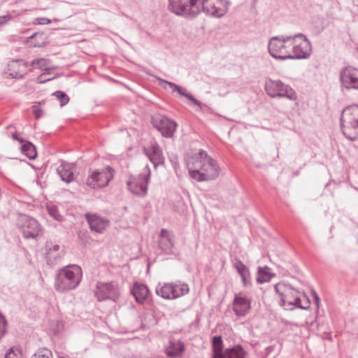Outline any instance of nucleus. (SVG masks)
Masks as SVG:
<instances>
[{"label":"nucleus","mask_w":358,"mask_h":358,"mask_svg":"<svg viewBox=\"0 0 358 358\" xmlns=\"http://www.w3.org/2000/svg\"><path fill=\"white\" fill-rule=\"evenodd\" d=\"M76 166L75 164L68 163L62 161L57 169V173L59 175L62 180L66 183L71 182L75 180V172Z\"/></svg>","instance_id":"22"},{"label":"nucleus","mask_w":358,"mask_h":358,"mask_svg":"<svg viewBox=\"0 0 358 358\" xmlns=\"http://www.w3.org/2000/svg\"><path fill=\"white\" fill-rule=\"evenodd\" d=\"M291 41L292 35L273 36L268 44L269 54L280 60L290 59Z\"/></svg>","instance_id":"6"},{"label":"nucleus","mask_w":358,"mask_h":358,"mask_svg":"<svg viewBox=\"0 0 358 358\" xmlns=\"http://www.w3.org/2000/svg\"><path fill=\"white\" fill-rule=\"evenodd\" d=\"M33 108H34L33 113L36 119H38L43 116V111L42 109L39 108L36 106H34Z\"/></svg>","instance_id":"36"},{"label":"nucleus","mask_w":358,"mask_h":358,"mask_svg":"<svg viewBox=\"0 0 358 358\" xmlns=\"http://www.w3.org/2000/svg\"><path fill=\"white\" fill-rule=\"evenodd\" d=\"M185 350V345L180 341L169 342V345L166 350V354L169 357L175 358L180 356Z\"/></svg>","instance_id":"27"},{"label":"nucleus","mask_w":358,"mask_h":358,"mask_svg":"<svg viewBox=\"0 0 358 358\" xmlns=\"http://www.w3.org/2000/svg\"><path fill=\"white\" fill-rule=\"evenodd\" d=\"M357 190H358V188H357Z\"/></svg>","instance_id":"46"},{"label":"nucleus","mask_w":358,"mask_h":358,"mask_svg":"<svg viewBox=\"0 0 358 358\" xmlns=\"http://www.w3.org/2000/svg\"><path fill=\"white\" fill-rule=\"evenodd\" d=\"M113 169L107 166L101 171H94L87 178L86 184L92 189L101 188L107 186L113 178Z\"/></svg>","instance_id":"11"},{"label":"nucleus","mask_w":358,"mask_h":358,"mask_svg":"<svg viewBox=\"0 0 358 358\" xmlns=\"http://www.w3.org/2000/svg\"><path fill=\"white\" fill-rule=\"evenodd\" d=\"M212 346L213 358H245V352L239 345L222 351V338L220 336L213 337Z\"/></svg>","instance_id":"10"},{"label":"nucleus","mask_w":358,"mask_h":358,"mask_svg":"<svg viewBox=\"0 0 358 358\" xmlns=\"http://www.w3.org/2000/svg\"><path fill=\"white\" fill-rule=\"evenodd\" d=\"M257 274V282L259 284L269 282L275 276V274L271 272V268L267 266L259 267Z\"/></svg>","instance_id":"28"},{"label":"nucleus","mask_w":358,"mask_h":358,"mask_svg":"<svg viewBox=\"0 0 358 358\" xmlns=\"http://www.w3.org/2000/svg\"><path fill=\"white\" fill-rule=\"evenodd\" d=\"M312 293H313L314 299H315V297L319 296L315 291L313 290Z\"/></svg>","instance_id":"43"},{"label":"nucleus","mask_w":358,"mask_h":358,"mask_svg":"<svg viewBox=\"0 0 358 358\" xmlns=\"http://www.w3.org/2000/svg\"><path fill=\"white\" fill-rule=\"evenodd\" d=\"M156 294L164 299H175L178 294L174 292L173 282L159 284L155 290Z\"/></svg>","instance_id":"23"},{"label":"nucleus","mask_w":358,"mask_h":358,"mask_svg":"<svg viewBox=\"0 0 358 358\" xmlns=\"http://www.w3.org/2000/svg\"><path fill=\"white\" fill-rule=\"evenodd\" d=\"M37 20L38 23L40 24H48L50 23V20L45 17L38 18Z\"/></svg>","instance_id":"39"},{"label":"nucleus","mask_w":358,"mask_h":358,"mask_svg":"<svg viewBox=\"0 0 358 358\" xmlns=\"http://www.w3.org/2000/svg\"><path fill=\"white\" fill-rule=\"evenodd\" d=\"M159 246L166 255L173 254L174 236L169 231L163 229L159 235Z\"/></svg>","instance_id":"21"},{"label":"nucleus","mask_w":358,"mask_h":358,"mask_svg":"<svg viewBox=\"0 0 358 358\" xmlns=\"http://www.w3.org/2000/svg\"><path fill=\"white\" fill-rule=\"evenodd\" d=\"M12 138L15 140L18 141L21 144L24 143L25 141L22 138L20 137L16 132H13L12 134Z\"/></svg>","instance_id":"40"},{"label":"nucleus","mask_w":358,"mask_h":358,"mask_svg":"<svg viewBox=\"0 0 358 358\" xmlns=\"http://www.w3.org/2000/svg\"><path fill=\"white\" fill-rule=\"evenodd\" d=\"M233 266L241 275L243 286H250L251 285V277L249 268L238 259H234Z\"/></svg>","instance_id":"24"},{"label":"nucleus","mask_w":358,"mask_h":358,"mask_svg":"<svg viewBox=\"0 0 358 358\" xmlns=\"http://www.w3.org/2000/svg\"><path fill=\"white\" fill-rule=\"evenodd\" d=\"M18 227L25 238H36L42 234V228L37 220L26 215L20 217Z\"/></svg>","instance_id":"13"},{"label":"nucleus","mask_w":358,"mask_h":358,"mask_svg":"<svg viewBox=\"0 0 358 358\" xmlns=\"http://www.w3.org/2000/svg\"><path fill=\"white\" fill-rule=\"evenodd\" d=\"M174 292L178 294V298L187 294L189 292V287L185 283H173Z\"/></svg>","instance_id":"30"},{"label":"nucleus","mask_w":358,"mask_h":358,"mask_svg":"<svg viewBox=\"0 0 358 358\" xmlns=\"http://www.w3.org/2000/svg\"><path fill=\"white\" fill-rule=\"evenodd\" d=\"M186 164L190 177L199 182L214 180L219 175L216 161L202 150L187 156Z\"/></svg>","instance_id":"2"},{"label":"nucleus","mask_w":358,"mask_h":358,"mask_svg":"<svg viewBox=\"0 0 358 358\" xmlns=\"http://www.w3.org/2000/svg\"><path fill=\"white\" fill-rule=\"evenodd\" d=\"M31 358H52V354L48 348H40L31 356Z\"/></svg>","instance_id":"31"},{"label":"nucleus","mask_w":358,"mask_h":358,"mask_svg":"<svg viewBox=\"0 0 358 358\" xmlns=\"http://www.w3.org/2000/svg\"><path fill=\"white\" fill-rule=\"evenodd\" d=\"M64 255V248L52 241H46L45 244V259L50 266L58 264Z\"/></svg>","instance_id":"15"},{"label":"nucleus","mask_w":358,"mask_h":358,"mask_svg":"<svg viewBox=\"0 0 358 358\" xmlns=\"http://www.w3.org/2000/svg\"><path fill=\"white\" fill-rule=\"evenodd\" d=\"M131 294L138 303H143L149 294V289L146 285L135 282L131 289Z\"/></svg>","instance_id":"25"},{"label":"nucleus","mask_w":358,"mask_h":358,"mask_svg":"<svg viewBox=\"0 0 358 358\" xmlns=\"http://www.w3.org/2000/svg\"><path fill=\"white\" fill-rule=\"evenodd\" d=\"M144 152L150 161L156 168L164 162V157L162 150L156 142H152L150 145L144 148Z\"/></svg>","instance_id":"18"},{"label":"nucleus","mask_w":358,"mask_h":358,"mask_svg":"<svg viewBox=\"0 0 358 358\" xmlns=\"http://www.w3.org/2000/svg\"><path fill=\"white\" fill-rule=\"evenodd\" d=\"M94 296L99 301L105 300L116 301L120 296L117 284L114 282H97Z\"/></svg>","instance_id":"12"},{"label":"nucleus","mask_w":358,"mask_h":358,"mask_svg":"<svg viewBox=\"0 0 358 358\" xmlns=\"http://www.w3.org/2000/svg\"><path fill=\"white\" fill-rule=\"evenodd\" d=\"M340 80L346 89L358 90V69L352 67H345L341 70Z\"/></svg>","instance_id":"16"},{"label":"nucleus","mask_w":358,"mask_h":358,"mask_svg":"<svg viewBox=\"0 0 358 358\" xmlns=\"http://www.w3.org/2000/svg\"><path fill=\"white\" fill-rule=\"evenodd\" d=\"M265 90L267 94L272 98L286 97L289 100L296 99L295 91L280 80H268L265 83Z\"/></svg>","instance_id":"9"},{"label":"nucleus","mask_w":358,"mask_h":358,"mask_svg":"<svg viewBox=\"0 0 358 358\" xmlns=\"http://www.w3.org/2000/svg\"><path fill=\"white\" fill-rule=\"evenodd\" d=\"M315 299V303L317 304V306H318L319 305V302H320L319 296L318 297H315V299Z\"/></svg>","instance_id":"42"},{"label":"nucleus","mask_w":358,"mask_h":358,"mask_svg":"<svg viewBox=\"0 0 358 358\" xmlns=\"http://www.w3.org/2000/svg\"><path fill=\"white\" fill-rule=\"evenodd\" d=\"M49 215L57 221H62L63 216L59 213L58 208L55 206H50L47 208Z\"/></svg>","instance_id":"32"},{"label":"nucleus","mask_w":358,"mask_h":358,"mask_svg":"<svg viewBox=\"0 0 358 358\" xmlns=\"http://www.w3.org/2000/svg\"><path fill=\"white\" fill-rule=\"evenodd\" d=\"M341 127L348 139L355 141L358 138V105L350 106L343 110Z\"/></svg>","instance_id":"5"},{"label":"nucleus","mask_w":358,"mask_h":358,"mask_svg":"<svg viewBox=\"0 0 358 358\" xmlns=\"http://www.w3.org/2000/svg\"><path fill=\"white\" fill-rule=\"evenodd\" d=\"M27 66L22 60H13L8 64L6 73L11 78H22L27 74Z\"/></svg>","instance_id":"20"},{"label":"nucleus","mask_w":358,"mask_h":358,"mask_svg":"<svg viewBox=\"0 0 358 358\" xmlns=\"http://www.w3.org/2000/svg\"><path fill=\"white\" fill-rule=\"evenodd\" d=\"M159 80L169 85L173 89V91H176L180 95L186 97L187 99L191 101L193 104H194L195 106H197L199 107V110H201V109H202L201 103L199 100L196 99L192 94L186 92L185 90L182 89L181 87L178 86V85H176L173 83L166 81V80L161 79V78H159Z\"/></svg>","instance_id":"26"},{"label":"nucleus","mask_w":358,"mask_h":358,"mask_svg":"<svg viewBox=\"0 0 358 358\" xmlns=\"http://www.w3.org/2000/svg\"><path fill=\"white\" fill-rule=\"evenodd\" d=\"M230 4V0H169L168 9L186 20H193L201 12L220 18L227 13Z\"/></svg>","instance_id":"1"},{"label":"nucleus","mask_w":358,"mask_h":358,"mask_svg":"<svg viewBox=\"0 0 358 358\" xmlns=\"http://www.w3.org/2000/svg\"><path fill=\"white\" fill-rule=\"evenodd\" d=\"M274 289L280 298V306L285 310H292L296 308L306 310L308 308L309 300H307V306H302L299 291L289 284L278 283L275 285Z\"/></svg>","instance_id":"4"},{"label":"nucleus","mask_w":358,"mask_h":358,"mask_svg":"<svg viewBox=\"0 0 358 358\" xmlns=\"http://www.w3.org/2000/svg\"><path fill=\"white\" fill-rule=\"evenodd\" d=\"M150 169L146 165L137 176H131L127 182L129 191L134 195L143 197L147 194L148 184L150 178Z\"/></svg>","instance_id":"8"},{"label":"nucleus","mask_w":358,"mask_h":358,"mask_svg":"<svg viewBox=\"0 0 358 358\" xmlns=\"http://www.w3.org/2000/svg\"><path fill=\"white\" fill-rule=\"evenodd\" d=\"M42 76L43 75H41L40 76H38V82L41 83H45L46 81H48V80H52V78H48L47 80H43L42 79Z\"/></svg>","instance_id":"41"},{"label":"nucleus","mask_w":358,"mask_h":358,"mask_svg":"<svg viewBox=\"0 0 358 358\" xmlns=\"http://www.w3.org/2000/svg\"><path fill=\"white\" fill-rule=\"evenodd\" d=\"M4 358H19L17 355L15 354L14 350L10 348L8 352L6 354Z\"/></svg>","instance_id":"38"},{"label":"nucleus","mask_w":358,"mask_h":358,"mask_svg":"<svg viewBox=\"0 0 358 358\" xmlns=\"http://www.w3.org/2000/svg\"><path fill=\"white\" fill-rule=\"evenodd\" d=\"M7 320L0 313V339L3 338L6 333Z\"/></svg>","instance_id":"35"},{"label":"nucleus","mask_w":358,"mask_h":358,"mask_svg":"<svg viewBox=\"0 0 358 358\" xmlns=\"http://www.w3.org/2000/svg\"><path fill=\"white\" fill-rule=\"evenodd\" d=\"M85 217L89 224L91 231L102 234L109 226L110 221L97 214L86 213Z\"/></svg>","instance_id":"17"},{"label":"nucleus","mask_w":358,"mask_h":358,"mask_svg":"<svg viewBox=\"0 0 358 358\" xmlns=\"http://www.w3.org/2000/svg\"><path fill=\"white\" fill-rule=\"evenodd\" d=\"M290 45V59H307L311 55V43L306 36L301 33L292 35Z\"/></svg>","instance_id":"7"},{"label":"nucleus","mask_w":358,"mask_h":358,"mask_svg":"<svg viewBox=\"0 0 358 358\" xmlns=\"http://www.w3.org/2000/svg\"><path fill=\"white\" fill-rule=\"evenodd\" d=\"M152 124L166 138L172 137L177 127L175 121L161 114H156L152 116Z\"/></svg>","instance_id":"14"},{"label":"nucleus","mask_w":358,"mask_h":358,"mask_svg":"<svg viewBox=\"0 0 358 358\" xmlns=\"http://www.w3.org/2000/svg\"><path fill=\"white\" fill-rule=\"evenodd\" d=\"M31 66L34 69L38 68L41 70H45L48 68L46 59L43 58L34 59L31 62Z\"/></svg>","instance_id":"34"},{"label":"nucleus","mask_w":358,"mask_h":358,"mask_svg":"<svg viewBox=\"0 0 358 358\" xmlns=\"http://www.w3.org/2000/svg\"><path fill=\"white\" fill-rule=\"evenodd\" d=\"M60 358H64V357H60Z\"/></svg>","instance_id":"45"},{"label":"nucleus","mask_w":358,"mask_h":358,"mask_svg":"<svg viewBox=\"0 0 358 358\" xmlns=\"http://www.w3.org/2000/svg\"><path fill=\"white\" fill-rule=\"evenodd\" d=\"M10 127H11V125L7 126V127H6V128H7V129H8V128H10Z\"/></svg>","instance_id":"44"},{"label":"nucleus","mask_w":358,"mask_h":358,"mask_svg":"<svg viewBox=\"0 0 358 358\" xmlns=\"http://www.w3.org/2000/svg\"><path fill=\"white\" fill-rule=\"evenodd\" d=\"M251 309V300L245 296L235 295L233 301V310L236 316L244 317Z\"/></svg>","instance_id":"19"},{"label":"nucleus","mask_w":358,"mask_h":358,"mask_svg":"<svg viewBox=\"0 0 358 358\" xmlns=\"http://www.w3.org/2000/svg\"><path fill=\"white\" fill-rule=\"evenodd\" d=\"M10 18L11 17L9 15L0 16V27L5 24Z\"/></svg>","instance_id":"37"},{"label":"nucleus","mask_w":358,"mask_h":358,"mask_svg":"<svg viewBox=\"0 0 358 358\" xmlns=\"http://www.w3.org/2000/svg\"><path fill=\"white\" fill-rule=\"evenodd\" d=\"M81 268L76 264L69 265L58 271L55 286L59 292H66L78 287L82 279Z\"/></svg>","instance_id":"3"},{"label":"nucleus","mask_w":358,"mask_h":358,"mask_svg":"<svg viewBox=\"0 0 358 358\" xmlns=\"http://www.w3.org/2000/svg\"><path fill=\"white\" fill-rule=\"evenodd\" d=\"M52 95L59 100L61 106H64L69 101V96L64 92L56 91L52 93Z\"/></svg>","instance_id":"33"},{"label":"nucleus","mask_w":358,"mask_h":358,"mask_svg":"<svg viewBox=\"0 0 358 358\" xmlns=\"http://www.w3.org/2000/svg\"><path fill=\"white\" fill-rule=\"evenodd\" d=\"M21 150L30 159H34L37 156L35 146L29 141L22 143Z\"/></svg>","instance_id":"29"}]
</instances>
